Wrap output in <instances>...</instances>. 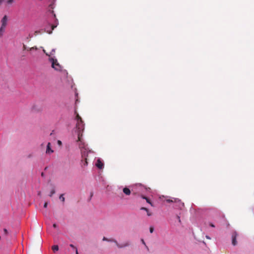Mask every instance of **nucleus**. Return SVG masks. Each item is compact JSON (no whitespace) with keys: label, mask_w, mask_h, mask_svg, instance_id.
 Instances as JSON below:
<instances>
[{"label":"nucleus","mask_w":254,"mask_h":254,"mask_svg":"<svg viewBox=\"0 0 254 254\" xmlns=\"http://www.w3.org/2000/svg\"><path fill=\"white\" fill-rule=\"evenodd\" d=\"M51 13L53 15L54 18L55 19V21H54V23L53 24L51 25V30L50 31H49V30L46 31L49 34H51L52 33V30H53L56 27H57V25H58V20L56 18V14L54 13V11L52 10Z\"/></svg>","instance_id":"20e7f679"},{"label":"nucleus","mask_w":254,"mask_h":254,"mask_svg":"<svg viewBox=\"0 0 254 254\" xmlns=\"http://www.w3.org/2000/svg\"><path fill=\"white\" fill-rule=\"evenodd\" d=\"M109 240V239L104 237L103 238V241H108Z\"/></svg>","instance_id":"bb28decb"},{"label":"nucleus","mask_w":254,"mask_h":254,"mask_svg":"<svg viewBox=\"0 0 254 254\" xmlns=\"http://www.w3.org/2000/svg\"><path fill=\"white\" fill-rule=\"evenodd\" d=\"M47 205H48V202H45V203L44 204V207L45 208H46L47 207Z\"/></svg>","instance_id":"cd10ccee"},{"label":"nucleus","mask_w":254,"mask_h":254,"mask_svg":"<svg viewBox=\"0 0 254 254\" xmlns=\"http://www.w3.org/2000/svg\"><path fill=\"white\" fill-rule=\"evenodd\" d=\"M7 16L6 15H4L1 20V26L6 27L7 24Z\"/></svg>","instance_id":"1a4fd4ad"},{"label":"nucleus","mask_w":254,"mask_h":254,"mask_svg":"<svg viewBox=\"0 0 254 254\" xmlns=\"http://www.w3.org/2000/svg\"><path fill=\"white\" fill-rule=\"evenodd\" d=\"M59 198L63 202H64V200H65V198H64V194H62L60 195V196L59 197Z\"/></svg>","instance_id":"f3484780"},{"label":"nucleus","mask_w":254,"mask_h":254,"mask_svg":"<svg viewBox=\"0 0 254 254\" xmlns=\"http://www.w3.org/2000/svg\"><path fill=\"white\" fill-rule=\"evenodd\" d=\"M53 152V150L51 148V143L49 142L47 146L46 153L50 154Z\"/></svg>","instance_id":"9b49d317"},{"label":"nucleus","mask_w":254,"mask_h":254,"mask_svg":"<svg viewBox=\"0 0 254 254\" xmlns=\"http://www.w3.org/2000/svg\"><path fill=\"white\" fill-rule=\"evenodd\" d=\"M146 212H147V215L148 216H150L152 215V213L151 212H149V210L147 209V211H146Z\"/></svg>","instance_id":"aec40b11"},{"label":"nucleus","mask_w":254,"mask_h":254,"mask_svg":"<svg viewBox=\"0 0 254 254\" xmlns=\"http://www.w3.org/2000/svg\"><path fill=\"white\" fill-rule=\"evenodd\" d=\"M55 193V189H54V188H53V189L51 190V192H50V194H49V196H50V197L52 196V195H53Z\"/></svg>","instance_id":"a211bd4d"},{"label":"nucleus","mask_w":254,"mask_h":254,"mask_svg":"<svg viewBox=\"0 0 254 254\" xmlns=\"http://www.w3.org/2000/svg\"><path fill=\"white\" fill-rule=\"evenodd\" d=\"M96 166L99 168V169H102L104 166L103 163L101 161L100 159H98L97 161V162L96 163Z\"/></svg>","instance_id":"9d476101"},{"label":"nucleus","mask_w":254,"mask_h":254,"mask_svg":"<svg viewBox=\"0 0 254 254\" xmlns=\"http://www.w3.org/2000/svg\"><path fill=\"white\" fill-rule=\"evenodd\" d=\"M37 50V48L36 47H33L30 48L29 49V50H30V51H31V50Z\"/></svg>","instance_id":"412c9836"},{"label":"nucleus","mask_w":254,"mask_h":254,"mask_svg":"<svg viewBox=\"0 0 254 254\" xmlns=\"http://www.w3.org/2000/svg\"><path fill=\"white\" fill-rule=\"evenodd\" d=\"M43 52L44 53H45L46 54V55L50 56V55H49L48 53H47L45 50H43Z\"/></svg>","instance_id":"c756f323"},{"label":"nucleus","mask_w":254,"mask_h":254,"mask_svg":"<svg viewBox=\"0 0 254 254\" xmlns=\"http://www.w3.org/2000/svg\"><path fill=\"white\" fill-rule=\"evenodd\" d=\"M209 225H210L211 227H215V226L214 225V224H212V223H210Z\"/></svg>","instance_id":"c85d7f7f"},{"label":"nucleus","mask_w":254,"mask_h":254,"mask_svg":"<svg viewBox=\"0 0 254 254\" xmlns=\"http://www.w3.org/2000/svg\"><path fill=\"white\" fill-rule=\"evenodd\" d=\"M141 210H145V211H147V208H146V207H142L141 208H140Z\"/></svg>","instance_id":"b1692460"},{"label":"nucleus","mask_w":254,"mask_h":254,"mask_svg":"<svg viewBox=\"0 0 254 254\" xmlns=\"http://www.w3.org/2000/svg\"><path fill=\"white\" fill-rule=\"evenodd\" d=\"M41 176H44V173H42V174H41Z\"/></svg>","instance_id":"58836bf2"},{"label":"nucleus","mask_w":254,"mask_h":254,"mask_svg":"<svg viewBox=\"0 0 254 254\" xmlns=\"http://www.w3.org/2000/svg\"><path fill=\"white\" fill-rule=\"evenodd\" d=\"M238 236V233L236 231H234L232 233V243L233 246H236L237 244L236 240L237 237Z\"/></svg>","instance_id":"0eeeda50"},{"label":"nucleus","mask_w":254,"mask_h":254,"mask_svg":"<svg viewBox=\"0 0 254 254\" xmlns=\"http://www.w3.org/2000/svg\"><path fill=\"white\" fill-rule=\"evenodd\" d=\"M142 198L143 199H145L146 200V202L147 203H149L151 206H153L152 203H151V202L150 201V200L147 197H146L145 196H142Z\"/></svg>","instance_id":"dca6fc26"},{"label":"nucleus","mask_w":254,"mask_h":254,"mask_svg":"<svg viewBox=\"0 0 254 254\" xmlns=\"http://www.w3.org/2000/svg\"><path fill=\"white\" fill-rule=\"evenodd\" d=\"M76 254H78V250L77 248L75 249Z\"/></svg>","instance_id":"7c9ffc66"},{"label":"nucleus","mask_w":254,"mask_h":254,"mask_svg":"<svg viewBox=\"0 0 254 254\" xmlns=\"http://www.w3.org/2000/svg\"><path fill=\"white\" fill-rule=\"evenodd\" d=\"M50 61L52 63V67L57 71H61L62 70V66L58 62L57 59L54 58H50Z\"/></svg>","instance_id":"7ed1b4c3"},{"label":"nucleus","mask_w":254,"mask_h":254,"mask_svg":"<svg viewBox=\"0 0 254 254\" xmlns=\"http://www.w3.org/2000/svg\"><path fill=\"white\" fill-rule=\"evenodd\" d=\"M69 246H70L71 248H72L74 249V250L75 249V248H76V247H75L73 245H72V244H70V245H69Z\"/></svg>","instance_id":"5701e85b"},{"label":"nucleus","mask_w":254,"mask_h":254,"mask_svg":"<svg viewBox=\"0 0 254 254\" xmlns=\"http://www.w3.org/2000/svg\"><path fill=\"white\" fill-rule=\"evenodd\" d=\"M14 1V0H0V7L4 4L5 6L11 5Z\"/></svg>","instance_id":"6e6552de"},{"label":"nucleus","mask_w":254,"mask_h":254,"mask_svg":"<svg viewBox=\"0 0 254 254\" xmlns=\"http://www.w3.org/2000/svg\"><path fill=\"white\" fill-rule=\"evenodd\" d=\"M3 231L5 235H7L8 234L7 230L6 229H4Z\"/></svg>","instance_id":"393cba45"},{"label":"nucleus","mask_w":254,"mask_h":254,"mask_svg":"<svg viewBox=\"0 0 254 254\" xmlns=\"http://www.w3.org/2000/svg\"><path fill=\"white\" fill-rule=\"evenodd\" d=\"M82 134L81 132H79L78 134L77 135V142H78V146L79 148L81 149L82 157H83L85 155V153H86V145L85 142L83 141V140L82 138Z\"/></svg>","instance_id":"f257e3e1"},{"label":"nucleus","mask_w":254,"mask_h":254,"mask_svg":"<svg viewBox=\"0 0 254 254\" xmlns=\"http://www.w3.org/2000/svg\"><path fill=\"white\" fill-rule=\"evenodd\" d=\"M75 114H76V117L75 119L76 121H80V120H82L81 117L78 115V114L76 112V111H75Z\"/></svg>","instance_id":"4468645a"},{"label":"nucleus","mask_w":254,"mask_h":254,"mask_svg":"<svg viewBox=\"0 0 254 254\" xmlns=\"http://www.w3.org/2000/svg\"><path fill=\"white\" fill-rule=\"evenodd\" d=\"M149 231H150V232L151 233H153V231H154V228H153V227H150V229H149Z\"/></svg>","instance_id":"4be33fe9"},{"label":"nucleus","mask_w":254,"mask_h":254,"mask_svg":"<svg viewBox=\"0 0 254 254\" xmlns=\"http://www.w3.org/2000/svg\"><path fill=\"white\" fill-rule=\"evenodd\" d=\"M53 227H54V228H56V227H57V225H56V224H53Z\"/></svg>","instance_id":"f704fd0d"},{"label":"nucleus","mask_w":254,"mask_h":254,"mask_svg":"<svg viewBox=\"0 0 254 254\" xmlns=\"http://www.w3.org/2000/svg\"><path fill=\"white\" fill-rule=\"evenodd\" d=\"M108 242H114V243H115V244L116 245L117 247L119 249H122V248L127 247L129 245L128 242H125L123 244H120L118 243V242L115 239H109Z\"/></svg>","instance_id":"423d86ee"},{"label":"nucleus","mask_w":254,"mask_h":254,"mask_svg":"<svg viewBox=\"0 0 254 254\" xmlns=\"http://www.w3.org/2000/svg\"><path fill=\"white\" fill-rule=\"evenodd\" d=\"M26 49V47L25 45H23V50H25Z\"/></svg>","instance_id":"2f4dec72"},{"label":"nucleus","mask_w":254,"mask_h":254,"mask_svg":"<svg viewBox=\"0 0 254 254\" xmlns=\"http://www.w3.org/2000/svg\"><path fill=\"white\" fill-rule=\"evenodd\" d=\"M123 192L125 193L126 195H129L131 193L130 190L127 188H124L123 189Z\"/></svg>","instance_id":"f8f14e48"},{"label":"nucleus","mask_w":254,"mask_h":254,"mask_svg":"<svg viewBox=\"0 0 254 254\" xmlns=\"http://www.w3.org/2000/svg\"><path fill=\"white\" fill-rule=\"evenodd\" d=\"M76 128L77 129V135L79 132L82 133V132L84 128V124H83V122L82 120H80V121H77L76 124Z\"/></svg>","instance_id":"39448f33"},{"label":"nucleus","mask_w":254,"mask_h":254,"mask_svg":"<svg viewBox=\"0 0 254 254\" xmlns=\"http://www.w3.org/2000/svg\"><path fill=\"white\" fill-rule=\"evenodd\" d=\"M141 242H142V244H144L146 246L147 249L148 250V247L146 246L145 243L143 239L141 240Z\"/></svg>","instance_id":"a878e982"},{"label":"nucleus","mask_w":254,"mask_h":254,"mask_svg":"<svg viewBox=\"0 0 254 254\" xmlns=\"http://www.w3.org/2000/svg\"><path fill=\"white\" fill-rule=\"evenodd\" d=\"M58 143L61 144H62V142L60 140H58Z\"/></svg>","instance_id":"e433bc0d"},{"label":"nucleus","mask_w":254,"mask_h":254,"mask_svg":"<svg viewBox=\"0 0 254 254\" xmlns=\"http://www.w3.org/2000/svg\"><path fill=\"white\" fill-rule=\"evenodd\" d=\"M1 239V237L0 236V240Z\"/></svg>","instance_id":"a19ab883"},{"label":"nucleus","mask_w":254,"mask_h":254,"mask_svg":"<svg viewBox=\"0 0 254 254\" xmlns=\"http://www.w3.org/2000/svg\"><path fill=\"white\" fill-rule=\"evenodd\" d=\"M82 158H84V159H85V160L84 165H87V164H88V163H87V161L86 155V154H85V155L84 156V157H82Z\"/></svg>","instance_id":"6ab92c4d"},{"label":"nucleus","mask_w":254,"mask_h":254,"mask_svg":"<svg viewBox=\"0 0 254 254\" xmlns=\"http://www.w3.org/2000/svg\"><path fill=\"white\" fill-rule=\"evenodd\" d=\"M35 33L36 34H38V33H40V31H35Z\"/></svg>","instance_id":"72a5a7b5"},{"label":"nucleus","mask_w":254,"mask_h":254,"mask_svg":"<svg viewBox=\"0 0 254 254\" xmlns=\"http://www.w3.org/2000/svg\"><path fill=\"white\" fill-rule=\"evenodd\" d=\"M5 28L4 27L0 26V37H2L5 32Z\"/></svg>","instance_id":"ddd939ff"},{"label":"nucleus","mask_w":254,"mask_h":254,"mask_svg":"<svg viewBox=\"0 0 254 254\" xmlns=\"http://www.w3.org/2000/svg\"><path fill=\"white\" fill-rule=\"evenodd\" d=\"M50 6H51V8H53L52 5H51Z\"/></svg>","instance_id":"ea45409f"},{"label":"nucleus","mask_w":254,"mask_h":254,"mask_svg":"<svg viewBox=\"0 0 254 254\" xmlns=\"http://www.w3.org/2000/svg\"><path fill=\"white\" fill-rule=\"evenodd\" d=\"M178 218L179 219V222H181L180 218L179 216H178Z\"/></svg>","instance_id":"4c0bfd02"},{"label":"nucleus","mask_w":254,"mask_h":254,"mask_svg":"<svg viewBox=\"0 0 254 254\" xmlns=\"http://www.w3.org/2000/svg\"><path fill=\"white\" fill-rule=\"evenodd\" d=\"M53 53H55V50L54 49H53V50H52V53H51V54H52V53H53Z\"/></svg>","instance_id":"473e14b6"},{"label":"nucleus","mask_w":254,"mask_h":254,"mask_svg":"<svg viewBox=\"0 0 254 254\" xmlns=\"http://www.w3.org/2000/svg\"><path fill=\"white\" fill-rule=\"evenodd\" d=\"M52 249L54 253L58 251L59 250V247L58 245H54L52 246Z\"/></svg>","instance_id":"2eb2a0df"},{"label":"nucleus","mask_w":254,"mask_h":254,"mask_svg":"<svg viewBox=\"0 0 254 254\" xmlns=\"http://www.w3.org/2000/svg\"><path fill=\"white\" fill-rule=\"evenodd\" d=\"M166 201L169 203L173 202L176 203V207L180 209H182V208L184 206V203H183L181 200L178 198H172V199H166Z\"/></svg>","instance_id":"f03ea898"},{"label":"nucleus","mask_w":254,"mask_h":254,"mask_svg":"<svg viewBox=\"0 0 254 254\" xmlns=\"http://www.w3.org/2000/svg\"><path fill=\"white\" fill-rule=\"evenodd\" d=\"M206 238L208 239H210V238L208 236H206Z\"/></svg>","instance_id":"c9c22d12"}]
</instances>
